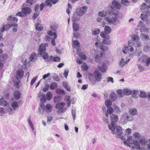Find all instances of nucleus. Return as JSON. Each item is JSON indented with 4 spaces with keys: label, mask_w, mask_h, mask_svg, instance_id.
Segmentation results:
<instances>
[{
    "label": "nucleus",
    "mask_w": 150,
    "mask_h": 150,
    "mask_svg": "<svg viewBox=\"0 0 150 150\" xmlns=\"http://www.w3.org/2000/svg\"><path fill=\"white\" fill-rule=\"evenodd\" d=\"M3 26L5 28V30H8L10 28V26L9 24H5Z\"/></svg>",
    "instance_id": "obj_57"
},
{
    "label": "nucleus",
    "mask_w": 150,
    "mask_h": 150,
    "mask_svg": "<svg viewBox=\"0 0 150 150\" xmlns=\"http://www.w3.org/2000/svg\"><path fill=\"white\" fill-rule=\"evenodd\" d=\"M107 82H109L110 81L112 83H114V81L113 80V79L112 77H108L107 78Z\"/></svg>",
    "instance_id": "obj_63"
},
{
    "label": "nucleus",
    "mask_w": 150,
    "mask_h": 150,
    "mask_svg": "<svg viewBox=\"0 0 150 150\" xmlns=\"http://www.w3.org/2000/svg\"><path fill=\"white\" fill-rule=\"evenodd\" d=\"M129 113L131 115H135L137 114V111L135 108H130L129 110Z\"/></svg>",
    "instance_id": "obj_24"
},
{
    "label": "nucleus",
    "mask_w": 150,
    "mask_h": 150,
    "mask_svg": "<svg viewBox=\"0 0 150 150\" xmlns=\"http://www.w3.org/2000/svg\"><path fill=\"white\" fill-rule=\"evenodd\" d=\"M24 75L23 70L21 69H18L17 71L16 78L18 79H20L23 78Z\"/></svg>",
    "instance_id": "obj_18"
},
{
    "label": "nucleus",
    "mask_w": 150,
    "mask_h": 150,
    "mask_svg": "<svg viewBox=\"0 0 150 150\" xmlns=\"http://www.w3.org/2000/svg\"><path fill=\"white\" fill-rule=\"evenodd\" d=\"M117 93L119 95L120 97H122L124 96V92L122 90H118L117 91Z\"/></svg>",
    "instance_id": "obj_44"
},
{
    "label": "nucleus",
    "mask_w": 150,
    "mask_h": 150,
    "mask_svg": "<svg viewBox=\"0 0 150 150\" xmlns=\"http://www.w3.org/2000/svg\"><path fill=\"white\" fill-rule=\"evenodd\" d=\"M47 99L48 100H50L52 98V93L50 91H48L47 93Z\"/></svg>",
    "instance_id": "obj_39"
},
{
    "label": "nucleus",
    "mask_w": 150,
    "mask_h": 150,
    "mask_svg": "<svg viewBox=\"0 0 150 150\" xmlns=\"http://www.w3.org/2000/svg\"><path fill=\"white\" fill-rule=\"evenodd\" d=\"M65 104V103L64 102H61L56 104V108L59 109L58 110L59 112H64L66 111L67 108H63Z\"/></svg>",
    "instance_id": "obj_8"
},
{
    "label": "nucleus",
    "mask_w": 150,
    "mask_h": 150,
    "mask_svg": "<svg viewBox=\"0 0 150 150\" xmlns=\"http://www.w3.org/2000/svg\"><path fill=\"white\" fill-rule=\"evenodd\" d=\"M36 29L38 31H41L42 30V27L41 25L39 23H37L35 25Z\"/></svg>",
    "instance_id": "obj_33"
},
{
    "label": "nucleus",
    "mask_w": 150,
    "mask_h": 150,
    "mask_svg": "<svg viewBox=\"0 0 150 150\" xmlns=\"http://www.w3.org/2000/svg\"><path fill=\"white\" fill-rule=\"evenodd\" d=\"M95 44L97 48H100L103 52L108 51V47L103 46V43L100 42H96Z\"/></svg>",
    "instance_id": "obj_10"
},
{
    "label": "nucleus",
    "mask_w": 150,
    "mask_h": 150,
    "mask_svg": "<svg viewBox=\"0 0 150 150\" xmlns=\"http://www.w3.org/2000/svg\"><path fill=\"white\" fill-rule=\"evenodd\" d=\"M53 78L55 81H59V77L56 74L53 76Z\"/></svg>",
    "instance_id": "obj_64"
},
{
    "label": "nucleus",
    "mask_w": 150,
    "mask_h": 150,
    "mask_svg": "<svg viewBox=\"0 0 150 150\" xmlns=\"http://www.w3.org/2000/svg\"><path fill=\"white\" fill-rule=\"evenodd\" d=\"M81 68L84 71H86L88 70V66L86 64H83L81 66Z\"/></svg>",
    "instance_id": "obj_52"
},
{
    "label": "nucleus",
    "mask_w": 150,
    "mask_h": 150,
    "mask_svg": "<svg viewBox=\"0 0 150 150\" xmlns=\"http://www.w3.org/2000/svg\"><path fill=\"white\" fill-rule=\"evenodd\" d=\"M105 104L106 107L109 108L111 105L112 102L110 100H107L105 101Z\"/></svg>",
    "instance_id": "obj_50"
},
{
    "label": "nucleus",
    "mask_w": 150,
    "mask_h": 150,
    "mask_svg": "<svg viewBox=\"0 0 150 150\" xmlns=\"http://www.w3.org/2000/svg\"><path fill=\"white\" fill-rule=\"evenodd\" d=\"M53 57L51 55L50 57L48 56V57L47 59L45 61V62H50L51 61Z\"/></svg>",
    "instance_id": "obj_60"
},
{
    "label": "nucleus",
    "mask_w": 150,
    "mask_h": 150,
    "mask_svg": "<svg viewBox=\"0 0 150 150\" xmlns=\"http://www.w3.org/2000/svg\"><path fill=\"white\" fill-rule=\"evenodd\" d=\"M139 143L136 140H133V144L135 148L139 150H150V139L146 141L142 137L138 139Z\"/></svg>",
    "instance_id": "obj_1"
},
{
    "label": "nucleus",
    "mask_w": 150,
    "mask_h": 150,
    "mask_svg": "<svg viewBox=\"0 0 150 150\" xmlns=\"http://www.w3.org/2000/svg\"><path fill=\"white\" fill-rule=\"evenodd\" d=\"M140 37L142 39H144V40H148L149 39V36L148 35L144 33L141 34L140 35Z\"/></svg>",
    "instance_id": "obj_35"
},
{
    "label": "nucleus",
    "mask_w": 150,
    "mask_h": 150,
    "mask_svg": "<svg viewBox=\"0 0 150 150\" xmlns=\"http://www.w3.org/2000/svg\"><path fill=\"white\" fill-rule=\"evenodd\" d=\"M112 6H108L107 8L108 13L110 14L116 15L117 12L116 9L119 10L120 9V4L118 1L113 0L112 2Z\"/></svg>",
    "instance_id": "obj_2"
},
{
    "label": "nucleus",
    "mask_w": 150,
    "mask_h": 150,
    "mask_svg": "<svg viewBox=\"0 0 150 150\" xmlns=\"http://www.w3.org/2000/svg\"><path fill=\"white\" fill-rule=\"evenodd\" d=\"M96 81H99L102 79V75L100 72L97 70H95L93 72Z\"/></svg>",
    "instance_id": "obj_13"
},
{
    "label": "nucleus",
    "mask_w": 150,
    "mask_h": 150,
    "mask_svg": "<svg viewBox=\"0 0 150 150\" xmlns=\"http://www.w3.org/2000/svg\"><path fill=\"white\" fill-rule=\"evenodd\" d=\"M102 53H100V55L97 54L96 56L95 61L96 62H98L100 60L101 57L102 56Z\"/></svg>",
    "instance_id": "obj_45"
},
{
    "label": "nucleus",
    "mask_w": 150,
    "mask_h": 150,
    "mask_svg": "<svg viewBox=\"0 0 150 150\" xmlns=\"http://www.w3.org/2000/svg\"><path fill=\"white\" fill-rule=\"evenodd\" d=\"M38 56L35 52L33 53L30 57V60L31 61H34L37 60Z\"/></svg>",
    "instance_id": "obj_21"
},
{
    "label": "nucleus",
    "mask_w": 150,
    "mask_h": 150,
    "mask_svg": "<svg viewBox=\"0 0 150 150\" xmlns=\"http://www.w3.org/2000/svg\"><path fill=\"white\" fill-rule=\"evenodd\" d=\"M73 29L74 32H76L79 30V25L77 23H74L73 24Z\"/></svg>",
    "instance_id": "obj_26"
},
{
    "label": "nucleus",
    "mask_w": 150,
    "mask_h": 150,
    "mask_svg": "<svg viewBox=\"0 0 150 150\" xmlns=\"http://www.w3.org/2000/svg\"><path fill=\"white\" fill-rule=\"evenodd\" d=\"M109 36L107 35L106 38H104L103 41V43L105 45L110 44L111 43V41L109 39Z\"/></svg>",
    "instance_id": "obj_20"
},
{
    "label": "nucleus",
    "mask_w": 150,
    "mask_h": 150,
    "mask_svg": "<svg viewBox=\"0 0 150 150\" xmlns=\"http://www.w3.org/2000/svg\"><path fill=\"white\" fill-rule=\"evenodd\" d=\"M105 20V18L101 17H98L97 18V21L99 23H103Z\"/></svg>",
    "instance_id": "obj_43"
},
{
    "label": "nucleus",
    "mask_w": 150,
    "mask_h": 150,
    "mask_svg": "<svg viewBox=\"0 0 150 150\" xmlns=\"http://www.w3.org/2000/svg\"><path fill=\"white\" fill-rule=\"evenodd\" d=\"M56 92L59 94H63L65 93V91L61 89H57L55 90Z\"/></svg>",
    "instance_id": "obj_40"
},
{
    "label": "nucleus",
    "mask_w": 150,
    "mask_h": 150,
    "mask_svg": "<svg viewBox=\"0 0 150 150\" xmlns=\"http://www.w3.org/2000/svg\"><path fill=\"white\" fill-rule=\"evenodd\" d=\"M11 106L13 109L15 110L19 106L18 103L17 101H14L11 103Z\"/></svg>",
    "instance_id": "obj_34"
},
{
    "label": "nucleus",
    "mask_w": 150,
    "mask_h": 150,
    "mask_svg": "<svg viewBox=\"0 0 150 150\" xmlns=\"http://www.w3.org/2000/svg\"><path fill=\"white\" fill-rule=\"evenodd\" d=\"M113 107L114 108L115 112L116 113H119L120 112V108L119 107H117V105H114Z\"/></svg>",
    "instance_id": "obj_51"
},
{
    "label": "nucleus",
    "mask_w": 150,
    "mask_h": 150,
    "mask_svg": "<svg viewBox=\"0 0 150 150\" xmlns=\"http://www.w3.org/2000/svg\"><path fill=\"white\" fill-rule=\"evenodd\" d=\"M108 126L109 129L112 131V134L116 133L117 134L118 137L120 139L125 140L124 136H123L122 134V129L121 127L118 126L115 127V125H114L113 127L110 126V124L108 125Z\"/></svg>",
    "instance_id": "obj_4"
},
{
    "label": "nucleus",
    "mask_w": 150,
    "mask_h": 150,
    "mask_svg": "<svg viewBox=\"0 0 150 150\" xmlns=\"http://www.w3.org/2000/svg\"><path fill=\"white\" fill-rule=\"evenodd\" d=\"M125 61H124V60L123 58L121 59L119 62V65L121 67L125 65Z\"/></svg>",
    "instance_id": "obj_55"
},
{
    "label": "nucleus",
    "mask_w": 150,
    "mask_h": 150,
    "mask_svg": "<svg viewBox=\"0 0 150 150\" xmlns=\"http://www.w3.org/2000/svg\"><path fill=\"white\" fill-rule=\"evenodd\" d=\"M53 60L54 62H59L60 61V59L58 57H53Z\"/></svg>",
    "instance_id": "obj_56"
},
{
    "label": "nucleus",
    "mask_w": 150,
    "mask_h": 150,
    "mask_svg": "<svg viewBox=\"0 0 150 150\" xmlns=\"http://www.w3.org/2000/svg\"><path fill=\"white\" fill-rule=\"evenodd\" d=\"M57 83L55 82H53L51 83L50 86V88L51 90H54L57 88Z\"/></svg>",
    "instance_id": "obj_28"
},
{
    "label": "nucleus",
    "mask_w": 150,
    "mask_h": 150,
    "mask_svg": "<svg viewBox=\"0 0 150 150\" xmlns=\"http://www.w3.org/2000/svg\"><path fill=\"white\" fill-rule=\"evenodd\" d=\"M46 44L42 43L40 45L38 49L39 53L45 61L48 57L49 56L48 54L47 53L45 52L46 50Z\"/></svg>",
    "instance_id": "obj_5"
},
{
    "label": "nucleus",
    "mask_w": 150,
    "mask_h": 150,
    "mask_svg": "<svg viewBox=\"0 0 150 150\" xmlns=\"http://www.w3.org/2000/svg\"><path fill=\"white\" fill-rule=\"evenodd\" d=\"M44 104H41L40 107L44 111H45L47 112L50 113L52 110V106L50 104H47L44 107Z\"/></svg>",
    "instance_id": "obj_11"
},
{
    "label": "nucleus",
    "mask_w": 150,
    "mask_h": 150,
    "mask_svg": "<svg viewBox=\"0 0 150 150\" xmlns=\"http://www.w3.org/2000/svg\"><path fill=\"white\" fill-rule=\"evenodd\" d=\"M148 95H147L145 92L143 91H140V94L139 96L141 97L145 98L147 97Z\"/></svg>",
    "instance_id": "obj_42"
},
{
    "label": "nucleus",
    "mask_w": 150,
    "mask_h": 150,
    "mask_svg": "<svg viewBox=\"0 0 150 150\" xmlns=\"http://www.w3.org/2000/svg\"><path fill=\"white\" fill-rule=\"evenodd\" d=\"M65 100L67 104V106L69 107L70 106V103L71 102V97L70 96H66Z\"/></svg>",
    "instance_id": "obj_31"
},
{
    "label": "nucleus",
    "mask_w": 150,
    "mask_h": 150,
    "mask_svg": "<svg viewBox=\"0 0 150 150\" xmlns=\"http://www.w3.org/2000/svg\"><path fill=\"white\" fill-rule=\"evenodd\" d=\"M125 140H124L123 143L125 145L128 146L129 147H132V149H134V147L133 146L132 143H133V141H132V137L131 136H129L127 137V139L126 141L125 140V138L124 137Z\"/></svg>",
    "instance_id": "obj_9"
},
{
    "label": "nucleus",
    "mask_w": 150,
    "mask_h": 150,
    "mask_svg": "<svg viewBox=\"0 0 150 150\" xmlns=\"http://www.w3.org/2000/svg\"><path fill=\"white\" fill-rule=\"evenodd\" d=\"M139 37L137 35L133 34L131 36L132 40L128 42L129 47L134 45L135 47H141L142 46V44L139 41Z\"/></svg>",
    "instance_id": "obj_3"
},
{
    "label": "nucleus",
    "mask_w": 150,
    "mask_h": 150,
    "mask_svg": "<svg viewBox=\"0 0 150 150\" xmlns=\"http://www.w3.org/2000/svg\"><path fill=\"white\" fill-rule=\"evenodd\" d=\"M107 34H106L105 32H102L100 33V35L102 37L104 38H106L107 35H107Z\"/></svg>",
    "instance_id": "obj_61"
},
{
    "label": "nucleus",
    "mask_w": 150,
    "mask_h": 150,
    "mask_svg": "<svg viewBox=\"0 0 150 150\" xmlns=\"http://www.w3.org/2000/svg\"><path fill=\"white\" fill-rule=\"evenodd\" d=\"M124 93L125 95H129L132 93V91L130 89H125L124 90Z\"/></svg>",
    "instance_id": "obj_37"
},
{
    "label": "nucleus",
    "mask_w": 150,
    "mask_h": 150,
    "mask_svg": "<svg viewBox=\"0 0 150 150\" xmlns=\"http://www.w3.org/2000/svg\"><path fill=\"white\" fill-rule=\"evenodd\" d=\"M14 83L15 87L17 88H19L22 84L20 81H15L14 82Z\"/></svg>",
    "instance_id": "obj_36"
},
{
    "label": "nucleus",
    "mask_w": 150,
    "mask_h": 150,
    "mask_svg": "<svg viewBox=\"0 0 150 150\" xmlns=\"http://www.w3.org/2000/svg\"><path fill=\"white\" fill-rule=\"evenodd\" d=\"M79 57L83 60H86L87 59V57L86 55L82 53H79Z\"/></svg>",
    "instance_id": "obj_32"
},
{
    "label": "nucleus",
    "mask_w": 150,
    "mask_h": 150,
    "mask_svg": "<svg viewBox=\"0 0 150 150\" xmlns=\"http://www.w3.org/2000/svg\"><path fill=\"white\" fill-rule=\"evenodd\" d=\"M110 100L113 101L117 99V96L115 93L113 92L110 94Z\"/></svg>",
    "instance_id": "obj_23"
},
{
    "label": "nucleus",
    "mask_w": 150,
    "mask_h": 150,
    "mask_svg": "<svg viewBox=\"0 0 150 150\" xmlns=\"http://www.w3.org/2000/svg\"><path fill=\"white\" fill-rule=\"evenodd\" d=\"M100 30L98 29H96L93 31L92 34L94 35H97L99 33Z\"/></svg>",
    "instance_id": "obj_59"
},
{
    "label": "nucleus",
    "mask_w": 150,
    "mask_h": 150,
    "mask_svg": "<svg viewBox=\"0 0 150 150\" xmlns=\"http://www.w3.org/2000/svg\"><path fill=\"white\" fill-rule=\"evenodd\" d=\"M110 119L111 121L110 126L113 127V125H115V122H117L118 120V117L116 115L112 114L110 115Z\"/></svg>",
    "instance_id": "obj_14"
},
{
    "label": "nucleus",
    "mask_w": 150,
    "mask_h": 150,
    "mask_svg": "<svg viewBox=\"0 0 150 150\" xmlns=\"http://www.w3.org/2000/svg\"><path fill=\"white\" fill-rule=\"evenodd\" d=\"M15 15L16 16H19L21 17H24L25 16L24 13L22 11L19 12L18 13H16Z\"/></svg>",
    "instance_id": "obj_49"
},
{
    "label": "nucleus",
    "mask_w": 150,
    "mask_h": 150,
    "mask_svg": "<svg viewBox=\"0 0 150 150\" xmlns=\"http://www.w3.org/2000/svg\"><path fill=\"white\" fill-rule=\"evenodd\" d=\"M87 9L88 7L86 6H83L77 8L76 10V12L77 15L82 16L86 12Z\"/></svg>",
    "instance_id": "obj_7"
},
{
    "label": "nucleus",
    "mask_w": 150,
    "mask_h": 150,
    "mask_svg": "<svg viewBox=\"0 0 150 150\" xmlns=\"http://www.w3.org/2000/svg\"><path fill=\"white\" fill-rule=\"evenodd\" d=\"M146 65L147 67H148L150 65V57L146 58L145 61Z\"/></svg>",
    "instance_id": "obj_53"
},
{
    "label": "nucleus",
    "mask_w": 150,
    "mask_h": 150,
    "mask_svg": "<svg viewBox=\"0 0 150 150\" xmlns=\"http://www.w3.org/2000/svg\"><path fill=\"white\" fill-rule=\"evenodd\" d=\"M71 115L73 118V119L75 120L76 119V110L75 109H73L72 110Z\"/></svg>",
    "instance_id": "obj_48"
},
{
    "label": "nucleus",
    "mask_w": 150,
    "mask_h": 150,
    "mask_svg": "<svg viewBox=\"0 0 150 150\" xmlns=\"http://www.w3.org/2000/svg\"><path fill=\"white\" fill-rule=\"evenodd\" d=\"M132 97L133 98H137L139 94L138 91L137 90H134L132 91Z\"/></svg>",
    "instance_id": "obj_30"
},
{
    "label": "nucleus",
    "mask_w": 150,
    "mask_h": 150,
    "mask_svg": "<svg viewBox=\"0 0 150 150\" xmlns=\"http://www.w3.org/2000/svg\"><path fill=\"white\" fill-rule=\"evenodd\" d=\"M114 112L113 108L111 107L108 108L107 110V113H106L105 115L107 117H108V114H111Z\"/></svg>",
    "instance_id": "obj_29"
},
{
    "label": "nucleus",
    "mask_w": 150,
    "mask_h": 150,
    "mask_svg": "<svg viewBox=\"0 0 150 150\" xmlns=\"http://www.w3.org/2000/svg\"><path fill=\"white\" fill-rule=\"evenodd\" d=\"M58 0H46L45 2V5L49 6L50 7H51L52 6V4H55L58 2Z\"/></svg>",
    "instance_id": "obj_16"
},
{
    "label": "nucleus",
    "mask_w": 150,
    "mask_h": 150,
    "mask_svg": "<svg viewBox=\"0 0 150 150\" xmlns=\"http://www.w3.org/2000/svg\"><path fill=\"white\" fill-rule=\"evenodd\" d=\"M73 47L75 48H76L78 47H79L80 46V43L77 40H73Z\"/></svg>",
    "instance_id": "obj_25"
},
{
    "label": "nucleus",
    "mask_w": 150,
    "mask_h": 150,
    "mask_svg": "<svg viewBox=\"0 0 150 150\" xmlns=\"http://www.w3.org/2000/svg\"><path fill=\"white\" fill-rule=\"evenodd\" d=\"M131 129L128 128L125 130V134L126 135H129L131 133Z\"/></svg>",
    "instance_id": "obj_62"
},
{
    "label": "nucleus",
    "mask_w": 150,
    "mask_h": 150,
    "mask_svg": "<svg viewBox=\"0 0 150 150\" xmlns=\"http://www.w3.org/2000/svg\"><path fill=\"white\" fill-rule=\"evenodd\" d=\"M13 94L14 97L17 100L19 99L21 97V94L18 91H15L14 92Z\"/></svg>",
    "instance_id": "obj_22"
},
{
    "label": "nucleus",
    "mask_w": 150,
    "mask_h": 150,
    "mask_svg": "<svg viewBox=\"0 0 150 150\" xmlns=\"http://www.w3.org/2000/svg\"><path fill=\"white\" fill-rule=\"evenodd\" d=\"M98 68L100 70L102 73L105 72L107 69L106 64L104 62H101L99 64Z\"/></svg>",
    "instance_id": "obj_12"
},
{
    "label": "nucleus",
    "mask_w": 150,
    "mask_h": 150,
    "mask_svg": "<svg viewBox=\"0 0 150 150\" xmlns=\"http://www.w3.org/2000/svg\"><path fill=\"white\" fill-rule=\"evenodd\" d=\"M138 67L140 72H143L144 70V68L140 65H138Z\"/></svg>",
    "instance_id": "obj_58"
},
{
    "label": "nucleus",
    "mask_w": 150,
    "mask_h": 150,
    "mask_svg": "<svg viewBox=\"0 0 150 150\" xmlns=\"http://www.w3.org/2000/svg\"><path fill=\"white\" fill-rule=\"evenodd\" d=\"M140 8L141 10H142V11L146 13H147L149 11V9H148V6L146 5L145 3H143L141 6H140Z\"/></svg>",
    "instance_id": "obj_17"
},
{
    "label": "nucleus",
    "mask_w": 150,
    "mask_h": 150,
    "mask_svg": "<svg viewBox=\"0 0 150 150\" xmlns=\"http://www.w3.org/2000/svg\"><path fill=\"white\" fill-rule=\"evenodd\" d=\"M2 49H0V54L2 53ZM8 55L6 54H3L0 55V61L3 62L7 59Z\"/></svg>",
    "instance_id": "obj_19"
},
{
    "label": "nucleus",
    "mask_w": 150,
    "mask_h": 150,
    "mask_svg": "<svg viewBox=\"0 0 150 150\" xmlns=\"http://www.w3.org/2000/svg\"><path fill=\"white\" fill-rule=\"evenodd\" d=\"M7 103L3 97L0 99V105L1 106H6L7 105Z\"/></svg>",
    "instance_id": "obj_27"
},
{
    "label": "nucleus",
    "mask_w": 150,
    "mask_h": 150,
    "mask_svg": "<svg viewBox=\"0 0 150 150\" xmlns=\"http://www.w3.org/2000/svg\"><path fill=\"white\" fill-rule=\"evenodd\" d=\"M21 11L24 13L25 16L30 13L32 11V9L29 7H24L22 8Z\"/></svg>",
    "instance_id": "obj_15"
},
{
    "label": "nucleus",
    "mask_w": 150,
    "mask_h": 150,
    "mask_svg": "<svg viewBox=\"0 0 150 150\" xmlns=\"http://www.w3.org/2000/svg\"><path fill=\"white\" fill-rule=\"evenodd\" d=\"M121 3L124 6H128L129 5V2L127 0H122Z\"/></svg>",
    "instance_id": "obj_46"
},
{
    "label": "nucleus",
    "mask_w": 150,
    "mask_h": 150,
    "mask_svg": "<svg viewBox=\"0 0 150 150\" xmlns=\"http://www.w3.org/2000/svg\"><path fill=\"white\" fill-rule=\"evenodd\" d=\"M148 16L146 13H145V14L142 13L141 15V18L142 21H144L146 20Z\"/></svg>",
    "instance_id": "obj_47"
},
{
    "label": "nucleus",
    "mask_w": 150,
    "mask_h": 150,
    "mask_svg": "<svg viewBox=\"0 0 150 150\" xmlns=\"http://www.w3.org/2000/svg\"><path fill=\"white\" fill-rule=\"evenodd\" d=\"M49 87L50 86L49 84H46L45 85V87L43 88L42 91L44 92L47 91L48 90Z\"/></svg>",
    "instance_id": "obj_54"
},
{
    "label": "nucleus",
    "mask_w": 150,
    "mask_h": 150,
    "mask_svg": "<svg viewBox=\"0 0 150 150\" xmlns=\"http://www.w3.org/2000/svg\"><path fill=\"white\" fill-rule=\"evenodd\" d=\"M125 116L126 117V120L128 121H132L133 119V116L131 115H128L126 114H125Z\"/></svg>",
    "instance_id": "obj_41"
},
{
    "label": "nucleus",
    "mask_w": 150,
    "mask_h": 150,
    "mask_svg": "<svg viewBox=\"0 0 150 150\" xmlns=\"http://www.w3.org/2000/svg\"><path fill=\"white\" fill-rule=\"evenodd\" d=\"M117 14L114 15L115 16H108L105 17V20L107 21L109 25H113L115 26L120 23V21L117 19L116 17Z\"/></svg>",
    "instance_id": "obj_6"
},
{
    "label": "nucleus",
    "mask_w": 150,
    "mask_h": 150,
    "mask_svg": "<svg viewBox=\"0 0 150 150\" xmlns=\"http://www.w3.org/2000/svg\"><path fill=\"white\" fill-rule=\"evenodd\" d=\"M104 30L106 34H108L110 33L111 31V28L109 26H106L105 27Z\"/></svg>",
    "instance_id": "obj_38"
}]
</instances>
